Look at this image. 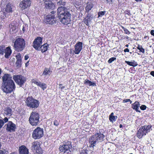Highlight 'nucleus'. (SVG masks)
I'll return each mask as SVG.
<instances>
[{"instance_id":"nucleus-1","label":"nucleus","mask_w":154,"mask_h":154,"mask_svg":"<svg viewBox=\"0 0 154 154\" xmlns=\"http://www.w3.org/2000/svg\"><path fill=\"white\" fill-rule=\"evenodd\" d=\"M2 79L3 84L2 87L4 92L7 94L11 93L15 90V85L10 74L7 73L4 74Z\"/></svg>"},{"instance_id":"nucleus-2","label":"nucleus","mask_w":154,"mask_h":154,"mask_svg":"<svg viewBox=\"0 0 154 154\" xmlns=\"http://www.w3.org/2000/svg\"><path fill=\"white\" fill-rule=\"evenodd\" d=\"M58 18L62 23L64 25L69 24L71 22V14L66 7L60 6L57 9Z\"/></svg>"},{"instance_id":"nucleus-3","label":"nucleus","mask_w":154,"mask_h":154,"mask_svg":"<svg viewBox=\"0 0 154 154\" xmlns=\"http://www.w3.org/2000/svg\"><path fill=\"white\" fill-rule=\"evenodd\" d=\"M26 47V42L25 40L20 38H16L13 45L14 49L16 51L21 52L23 51Z\"/></svg>"},{"instance_id":"nucleus-4","label":"nucleus","mask_w":154,"mask_h":154,"mask_svg":"<svg viewBox=\"0 0 154 154\" xmlns=\"http://www.w3.org/2000/svg\"><path fill=\"white\" fill-rule=\"evenodd\" d=\"M72 148V145L70 141H64L63 144L60 146L59 149L60 152L65 154H71L70 149Z\"/></svg>"},{"instance_id":"nucleus-5","label":"nucleus","mask_w":154,"mask_h":154,"mask_svg":"<svg viewBox=\"0 0 154 154\" xmlns=\"http://www.w3.org/2000/svg\"><path fill=\"white\" fill-rule=\"evenodd\" d=\"M25 103L27 107L32 109H36L39 105V101L34 99L32 96H29L26 99Z\"/></svg>"},{"instance_id":"nucleus-6","label":"nucleus","mask_w":154,"mask_h":154,"mask_svg":"<svg viewBox=\"0 0 154 154\" xmlns=\"http://www.w3.org/2000/svg\"><path fill=\"white\" fill-rule=\"evenodd\" d=\"M39 114L36 111H32L30 114L29 121L32 125L36 126L39 123Z\"/></svg>"},{"instance_id":"nucleus-7","label":"nucleus","mask_w":154,"mask_h":154,"mask_svg":"<svg viewBox=\"0 0 154 154\" xmlns=\"http://www.w3.org/2000/svg\"><path fill=\"white\" fill-rule=\"evenodd\" d=\"M56 12L52 11L48 15L44 17L43 20V22L46 24L53 25L55 23L56 18L55 14Z\"/></svg>"},{"instance_id":"nucleus-8","label":"nucleus","mask_w":154,"mask_h":154,"mask_svg":"<svg viewBox=\"0 0 154 154\" xmlns=\"http://www.w3.org/2000/svg\"><path fill=\"white\" fill-rule=\"evenodd\" d=\"M13 78L16 84L20 87L23 86L26 81V77L20 74L13 75Z\"/></svg>"},{"instance_id":"nucleus-9","label":"nucleus","mask_w":154,"mask_h":154,"mask_svg":"<svg viewBox=\"0 0 154 154\" xmlns=\"http://www.w3.org/2000/svg\"><path fill=\"white\" fill-rule=\"evenodd\" d=\"M31 148L35 154H42L43 153L42 149L40 147V143L37 141L32 142Z\"/></svg>"},{"instance_id":"nucleus-10","label":"nucleus","mask_w":154,"mask_h":154,"mask_svg":"<svg viewBox=\"0 0 154 154\" xmlns=\"http://www.w3.org/2000/svg\"><path fill=\"white\" fill-rule=\"evenodd\" d=\"M92 135L91 137H90L89 139V143L90 144L89 146L91 147L94 148L96 145V143L97 141H98V140L100 139L101 136H100L101 135ZM103 138L105 137V135H102Z\"/></svg>"},{"instance_id":"nucleus-11","label":"nucleus","mask_w":154,"mask_h":154,"mask_svg":"<svg viewBox=\"0 0 154 154\" xmlns=\"http://www.w3.org/2000/svg\"><path fill=\"white\" fill-rule=\"evenodd\" d=\"M7 122L5 125L7 131L10 133L15 132L16 128V125L11 121H8Z\"/></svg>"},{"instance_id":"nucleus-12","label":"nucleus","mask_w":154,"mask_h":154,"mask_svg":"<svg viewBox=\"0 0 154 154\" xmlns=\"http://www.w3.org/2000/svg\"><path fill=\"white\" fill-rule=\"evenodd\" d=\"M42 43V38L40 37H38L33 42V47L36 50H39Z\"/></svg>"},{"instance_id":"nucleus-13","label":"nucleus","mask_w":154,"mask_h":154,"mask_svg":"<svg viewBox=\"0 0 154 154\" xmlns=\"http://www.w3.org/2000/svg\"><path fill=\"white\" fill-rule=\"evenodd\" d=\"M152 126L150 125H145L142 127L139 130L138 132L140 133L142 135H146V133L149 132L152 130Z\"/></svg>"},{"instance_id":"nucleus-14","label":"nucleus","mask_w":154,"mask_h":154,"mask_svg":"<svg viewBox=\"0 0 154 154\" xmlns=\"http://www.w3.org/2000/svg\"><path fill=\"white\" fill-rule=\"evenodd\" d=\"M31 4L30 0H23L19 4V6L22 10L26 9L29 7Z\"/></svg>"},{"instance_id":"nucleus-15","label":"nucleus","mask_w":154,"mask_h":154,"mask_svg":"<svg viewBox=\"0 0 154 154\" xmlns=\"http://www.w3.org/2000/svg\"><path fill=\"white\" fill-rule=\"evenodd\" d=\"M12 6L11 3L9 2L6 5L5 8L3 10V14L5 17H6L8 13L13 12Z\"/></svg>"},{"instance_id":"nucleus-16","label":"nucleus","mask_w":154,"mask_h":154,"mask_svg":"<svg viewBox=\"0 0 154 154\" xmlns=\"http://www.w3.org/2000/svg\"><path fill=\"white\" fill-rule=\"evenodd\" d=\"M83 43L82 42H77L74 46L75 49L74 51L75 54H79L82 48Z\"/></svg>"},{"instance_id":"nucleus-17","label":"nucleus","mask_w":154,"mask_h":154,"mask_svg":"<svg viewBox=\"0 0 154 154\" xmlns=\"http://www.w3.org/2000/svg\"><path fill=\"white\" fill-rule=\"evenodd\" d=\"M37 79H32L31 80L32 83L40 87L43 90L47 88V85L45 83H42L40 81H39L38 82H37Z\"/></svg>"},{"instance_id":"nucleus-18","label":"nucleus","mask_w":154,"mask_h":154,"mask_svg":"<svg viewBox=\"0 0 154 154\" xmlns=\"http://www.w3.org/2000/svg\"><path fill=\"white\" fill-rule=\"evenodd\" d=\"M20 154H29V149L24 145H22L19 148Z\"/></svg>"},{"instance_id":"nucleus-19","label":"nucleus","mask_w":154,"mask_h":154,"mask_svg":"<svg viewBox=\"0 0 154 154\" xmlns=\"http://www.w3.org/2000/svg\"><path fill=\"white\" fill-rule=\"evenodd\" d=\"M4 53H5V57L6 58H8L12 53V50L10 46L7 47L6 48H5Z\"/></svg>"},{"instance_id":"nucleus-20","label":"nucleus","mask_w":154,"mask_h":154,"mask_svg":"<svg viewBox=\"0 0 154 154\" xmlns=\"http://www.w3.org/2000/svg\"><path fill=\"white\" fill-rule=\"evenodd\" d=\"M43 129L40 127H37L33 131L32 135H43Z\"/></svg>"},{"instance_id":"nucleus-21","label":"nucleus","mask_w":154,"mask_h":154,"mask_svg":"<svg viewBox=\"0 0 154 154\" xmlns=\"http://www.w3.org/2000/svg\"><path fill=\"white\" fill-rule=\"evenodd\" d=\"M4 114L7 116H11L12 114L11 108L10 107H6L4 108Z\"/></svg>"},{"instance_id":"nucleus-22","label":"nucleus","mask_w":154,"mask_h":154,"mask_svg":"<svg viewBox=\"0 0 154 154\" xmlns=\"http://www.w3.org/2000/svg\"><path fill=\"white\" fill-rule=\"evenodd\" d=\"M93 6L94 5L92 2H87L85 8V13H89L90 11L92 9Z\"/></svg>"},{"instance_id":"nucleus-23","label":"nucleus","mask_w":154,"mask_h":154,"mask_svg":"<svg viewBox=\"0 0 154 154\" xmlns=\"http://www.w3.org/2000/svg\"><path fill=\"white\" fill-rule=\"evenodd\" d=\"M140 104L139 102L135 101L134 103L132 104V108L135 110L137 112H140L139 109V107L140 106Z\"/></svg>"},{"instance_id":"nucleus-24","label":"nucleus","mask_w":154,"mask_h":154,"mask_svg":"<svg viewBox=\"0 0 154 154\" xmlns=\"http://www.w3.org/2000/svg\"><path fill=\"white\" fill-rule=\"evenodd\" d=\"M51 1H50L47 2H45V7L47 9H53L54 8L55 5Z\"/></svg>"},{"instance_id":"nucleus-25","label":"nucleus","mask_w":154,"mask_h":154,"mask_svg":"<svg viewBox=\"0 0 154 154\" xmlns=\"http://www.w3.org/2000/svg\"><path fill=\"white\" fill-rule=\"evenodd\" d=\"M49 45L48 44H45L40 47V50L42 53L46 52L48 50Z\"/></svg>"},{"instance_id":"nucleus-26","label":"nucleus","mask_w":154,"mask_h":154,"mask_svg":"<svg viewBox=\"0 0 154 154\" xmlns=\"http://www.w3.org/2000/svg\"><path fill=\"white\" fill-rule=\"evenodd\" d=\"M8 119L7 117H5L3 119H0V129L2 128L5 123L7 122Z\"/></svg>"},{"instance_id":"nucleus-27","label":"nucleus","mask_w":154,"mask_h":154,"mask_svg":"<svg viewBox=\"0 0 154 154\" xmlns=\"http://www.w3.org/2000/svg\"><path fill=\"white\" fill-rule=\"evenodd\" d=\"M51 71H50V69L45 67L43 72L42 75H50L51 74Z\"/></svg>"},{"instance_id":"nucleus-28","label":"nucleus","mask_w":154,"mask_h":154,"mask_svg":"<svg viewBox=\"0 0 154 154\" xmlns=\"http://www.w3.org/2000/svg\"><path fill=\"white\" fill-rule=\"evenodd\" d=\"M114 113L113 112H112L109 116V119L110 122H113L116 120L117 117L116 116H113Z\"/></svg>"},{"instance_id":"nucleus-29","label":"nucleus","mask_w":154,"mask_h":154,"mask_svg":"<svg viewBox=\"0 0 154 154\" xmlns=\"http://www.w3.org/2000/svg\"><path fill=\"white\" fill-rule=\"evenodd\" d=\"M84 83L85 85H88L89 86H96L95 83L92 82L88 79H86L84 81Z\"/></svg>"},{"instance_id":"nucleus-30","label":"nucleus","mask_w":154,"mask_h":154,"mask_svg":"<svg viewBox=\"0 0 154 154\" xmlns=\"http://www.w3.org/2000/svg\"><path fill=\"white\" fill-rule=\"evenodd\" d=\"M126 63H127L128 65L135 67L137 66L138 65L137 62H135V61L133 60L131 62L126 61Z\"/></svg>"},{"instance_id":"nucleus-31","label":"nucleus","mask_w":154,"mask_h":154,"mask_svg":"<svg viewBox=\"0 0 154 154\" xmlns=\"http://www.w3.org/2000/svg\"><path fill=\"white\" fill-rule=\"evenodd\" d=\"M5 45H2L0 46V55H3L5 51Z\"/></svg>"},{"instance_id":"nucleus-32","label":"nucleus","mask_w":154,"mask_h":154,"mask_svg":"<svg viewBox=\"0 0 154 154\" xmlns=\"http://www.w3.org/2000/svg\"><path fill=\"white\" fill-rule=\"evenodd\" d=\"M91 21V18L86 17L84 19L83 21L87 26L89 25V23Z\"/></svg>"},{"instance_id":"nucleus-33","label":"nucleus","mask_w":154,"mask_h":154,"mask_svg":"<svg viewBox=\"0 0 154 154\" xmlns=\"http://www.w3.org/2000/svg\"><path fill=\"white\" fill-rule=\"evenodd\" d=\"M57 4L58 5L64 6L66 5V2L64 1L63 0H60L57 2Z\"/></svg>"},{"instance_id":"nucleus-34","label":"nucleus","mask_w":154,"mask_h":154,"mask_svg":"<svg viewBox=\"0 0 154 154\" xmlns=\"http://www.w3.org/2000/svg\"><path fill=\"white\" fill-rule=\"evenodd\" d=\"M74 5L76 8H79L81 5V2L78 1H75V2L74 3Z\"/></svg>"},{"instance_id":"nucleus-35","label":"nucleus","mask_w":154,"mask_h":154,"mask_svg":"<svg viewBox=\"0 0 154 154\" xmlns=\"http://www.w3.org/2000/svg\"><path fill=\"white\" fill-rule=\"evenodd\" d=\"M106 130L104 128L100 129L99 130V133H97V135H103V134L105 132Z\"/></svg>"},{"instance_id":"nucleus-36","label":"nucleus","mask_w":154,"mask_h":154,"mask_svg":"<svg viewBox=\"0 0 154 154\" xmlns=\"http://www.w3.org/2000/svg\"><path fill=\"white\" fill-rule=\"evenodd\" d=\"M137 48L138 50H140V52H141L143 53H144V52L145 50L143 48V47L141 45H138Z\"/></svg>"},{"instance_id":"nucleus-37","label":"nucleus","mask_w":154,"mask_h":154,"mask_svg":"<svg viewBox=\"0 0 154 154\" xmlns=\"http://www.w3.org/2000/svg\"><path fill=\"white\" fill-rule=\"evenodd\" d=\"M106 11H99L98 13V17L104 15Z\"/></svg>"},{"instance_id":"nucleus-38","label":"nucleus","mask_w":154,"mask_h":154,"mask_svg":"<svg viewBox=\"0 0 154 154\" xmlns=\"http://www.w3.org/2000/svg\"><path fill=\"white\" fill-rule=\"evenodd\" d=\"M17 60H22L21 56L20 53H18L15 56Z\"/></svg>"},{"instance_id":"nucleus-39","label":"nucleus","mask_w":154,"mask_h":154,"mask_svg":"<svg viewBox=\"0 0 154 154\" xmlns=\"http://www.w3.org/2000/svg\"><path fill=\"white\" fill-rule=\"evenodd\" d=\"M21 62L22 60H17L16 63V66L19 67H21Z\"/></svg>"},{"instance_id":"nucleus-40","label":"nucleus","mask_w":154,"mask_h":154,"mask_svg":"<svg viewBox=\"0 0 154 154\" xmlns=\"http://www.w3.org/2000/svg\"><path fill=\"white\" fill-rule=\"evenodd\" d=\"M116 60V58L115 57H112L109 59L108 60V63H112L114 60Z\"/></svg>"},{"instance_id":"nucleus-41","label":"nucleus","mask_w":154,"mask_h":154,"mask_svg":"<svg viewBox=\"0 0 154 154\" xmlns=\"http://www.w3.org/2000/svg\"><path fill=\"white\" fill-rule=\"evenodd\" d=\"M43 135H32V137L35 139H38L41 138Z\"/></svg>"},{"instance_id":"nucleus-42","label":"nucleus","mask_w":154,"mask_h":154,"mask_svg":"<svg viewBox=\"0 0 154 154\" xmlns=\"http://www.w3.org/2000/svg\"><path fill=\"white\" fill-rule=\"evenodd\" d=\"M8 152L5 150H0V154H8Z\"/></svg>"},{"instance_id":"nucleus-43","label":"nucleus","mask_w":154,"mask_h":154,"mask_svg":"<svg viewBox=\"0 0 154 154\" xmlns=\"http://www.w3.org/2000/svg\"><path fill=\"white\" fill-rule=\"evenodd\" d=\"M80 154H88V150L83 149L82 150Z\"/></svg>"},{"instance_id":"nucleus-44","label":"nucleus","mask_w":154,"mask_h":154,"mask_svg":"<svg viewBox=\"0 0 154 154\" xmlns=\"http://www.w3.org/2000/svg\"><path fill=\"white\" fill-rule=\"evenodd\" d=\"M54 125L56 126H57L59 125V122L57 120L55 119L54 121Z\"/></svg>"},{"instance_id":"nucleus-45","label":"nucleus","mask_w":154,"mask_h":154,"mask_svg":"<svg viewBox=\"0 0 154 154\" xmlns=\"http://www.w3.org/2000/svg\"><path fill=\"white\" fill-rule=\"evenodd\" d=\"M146 106L145 105H142L140 106V109L142 110H145L146 109Z\"/></svg>"},{"instance_id":"nucleus-46","label":"nucleus","mask_w":154,"mask_h":154,"mask_svg":"<svg viewBox=\"0 0 154 154\" xmlns=\"http://www.w3.org/2000/svg\"><path fill=\"white\" fill-rule=\"evenodd\" d=\"M87 13V15L86 17L89 18V19L91 18V17L92 16L91 14L90 13Z\"/></svg>"},{"instance_id":"nucleus-47","label":"nucleus","mask_w":154,"mask_h":154,"mask_svg":"<svg viewBox=\"0 0 154 154\" xmlns=\"http://www.w3.org/2000/svg\"><path fill=\"white\" fill-rule=\"evenodd\" d=\"M126 14H127L128 15H131L130 11L128 10H126Z\"/></svg>"},{"instance_id":"nucleus-48","label":"nucleus","mask_w":154,"mask_h":154,"mask_svg":"<svg viewBox=\"0 0 154 154\" xmlns=\"http://www.w3.org/2000/svg\"><path fill=\"white\" fill-rule=\"evenodd\" d=\"M107 3L109 4H111L113 0H106Z\"/></svg>"},{"instance_id":"nucleus-49","label":"nucleus","mask_w":154,"mask_h":154,"mask_svg":"<svg viewBox=\"0 0 154 154\" xmlns=\"http://www.w3.org/2000/svg\"><path fill=\"white\" fill-rule=\"evenodd\" d=\"M29 58V56L28 55L26 54L25 56L24 59L26 60H27Z\"/></svg>"},{"instance_id":"nucleus-50","label":"nucleus","mask_w":154,"mask_h":154,"mask_svg":"<svg viewBox=\"0 0 154 154\" xmlns=\"http://www.w3.org/2000/svg\"><path fill=\"white\" fill-rule=\"evenodd\" d=\"M129 102H130V103H132V101H131L130 99H126V103Z\"/></svg>"},{"instance_id":"nucleus-51","label":"nucleus","mask_w":154,"mask_h":154,"mask_svg":"<svg viewBox=\"0 0 154 154\" xmlns=\"http://www.w3.org/2000/svg\"><path fill=\"white\" fill-rule=\"evenodd\" d=\"M22 30L23 31V32H24L26 31V27L24 26H23V28H22Z\"/></svg>"},{"instance_id":"nucleus-52","label":"nucleus","mask_w":154,"mask_h":154,"mask_svg":"<svg viewBox=\"0 0 154 154\" xmlns=\"http://www.w3.org/2000/svg\"><path fill=\"white\" fill-rule=\"evenodd\" d=\"M150 33L151 35L154 36V30H151L150 32Z\"/></svg>"},{"instance_id":"nucleus-53","label":"nucleus","mask_w":154,"mask_h":154,"mask_svg":"<svg viewBox=\"0 0 154 154\" xmlns=\"http://www.w3.org/2000/svg\"><path fill=\"white\" fill-rule=\"evenodd\" d=\"M150 74L154 77V71H152L150 72Z\"/></svg>"},{"instance_id":"nucleus-54","label":"nucleus","mask_w":154,"mask_h":154,"mask_svg":"<svg viewBox=\"0 0 154 154\" xmlns=\"http://www.w3.org/2000/svg\"><path fill=\"white\" fill-rule=\"evenodd\" d=\"M130 33V32L128 30L126 29V34H129Z\"/></svg>"},{"instance_id":"nucleus-55","label":"nucleus","mask_w":154,"mask_h":154,"mask_svg":"<svg viewBox=\"0 0 154 154\" xmlns=\"http://www.w3.org/2000/svg\"><path fill=\"white\" fill-rule=\"evenodd\" d=\"M143 135H137V137L139 138H140L142 137Z\"/></svg>"},{"instance_id":"nucleus-56","label":"nucleus","mask_w":154,"mask_h":154,"mask_svg":"<svg viewBox=\"0 0 154 154\" xmlns=\"http://www.w3.org/2000/svg\"><path fill=\"white\" fill-rule=\"evenodd\" d=\"M126 38H127V39H128V40H130L131 39H130V38L129 37H128V36H126Z\"/></svg>"},{"instance_id":"nucleus-57","label":"nucleus","mask_w":154,"mask_h":154,"mask_svg":"<svg viewBox=\"0 0 154 154\" xmlns=\"http://www.w3.org/2000/svg\"><path fill=\"white\" fill-rule=\"evenodd\" d=\"M129 49L128 48H126V52H129Z\"/></svg>"},{"instance_id":"nucleus-58","label":"nucleus","mask_w":154,"mask_h":154,"mask_svg":"<svg viewBox=\"0 0 154 154\" xmlns=\"http://www.w3.org/2000/svg\"><path fill=\"white\" fill-rule=\"evenodd\" d=\"M135 0L137 2H141L142 0Z\"/></svg>"},{"instance_id":"nucleus-59","label":"nucleus","mask_w":154,"mask_h":154,"mask_svg":"<svg viewBox=\"0 0 154 154\" xmlns=\"http://www.w3.org/2000/svg\"><path fill=\"white\" fill-rule=\"evenodd\" d=\"M29 63V61L27 62L25 64L26 65V66H28V64Z\"/></svg>"},{"instance_id":"nucleus-60","label":"nucleus","mask_w":154,"mask_h":154,"mask_svg":"<svg viewBox=\"0 0 154 154\" xmlns=\"http://www.w3.org/2000/svg\"><path fill=\"white\" fill-rule=\"evenodd\" d=\"M122 127V126L121 124H120L119 125V128H121Z\"/></svg>"},{"instance_id":"nucleus-61","label":"nucleus","mask_w":154,"mask_h":154,"mask_svg":"<svg viewBox=\"0 0 154 154\" xmlns=\"http://www.w3.org/2000/svg\"><path fill=\"white\" fill-rule=\"evenodd\" d=\"M2 146V144L1 142H0V149L1 148V147Z\"/></svg>"},{"instance_id":"nucleus-62","label":"nucleus","mask_w":154,"mask_h":154,"mask_svg":"<svg viewBox=\"0 0 154 154\" xmlns=\"http://www.w3.org/2000/svg\"><path fill=\"white\" fill-rule=\"evenodd\" d=\"M64 88H65L64 86H63L61 87V89H63Z\"/></svg>"},{"instance_id":"nucleus-63","label":"nucleus","mask_w":154,"mask_h":154,"mask_svg":"<svg viewBox=\"0 0 154 154\" xmlns=\"http://www.w3.org/2000/svg\"><path fill=\"white\" fill-rule=\"evenodd\" d=\"M126 47H128V45H126Z\"/></svg>"},{"instance_id":"nucleus-64","label":"nucleus","mask_w":154,"mask_h":154,"mask_svg":"<svg viewBox=\"0 0 154 154\" xmlns=\"http://www.w3.org/2000/svg\"><path fill=\"white\" fill-rule=\"evenodd\" d=\"M10 154H15V153L14 152H13L11 153Z\"/></svg>"}]
</instances>
